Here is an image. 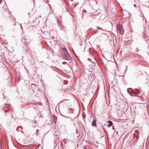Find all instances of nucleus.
I'll list each match as a JSON object with an SVG mask.
<instances>
[{
  "label": "nucleus",
  "instance_id": "1",
  "mask_svg": "<svg viewBox=\"0 0 149 149\" xmlns=\"http://www.w3.org/2000/svg\"><path fill=\"white\" fill-rule=\"evenodd\" d=\"M62 56H71L65 48H63L62 50Z\"/></svg>",
  "mask_w": 149,
  "mask_h": 149
},
{
  "label": "nucleus",
  "instance_id": "2",
  "mask_svg": "<svg viewBox=\"0 0 149 149\" xmlns=\"http://www.w3.org/2000/svg\"><path fill=\"white\" fill-rule=\"evenodd\" d=\"M117 30H119V32L120 34L123 35V34L124 30L123 27L122 25H118L117 28Z\"/></svg>",
  "mask_w": 149,
  "mask_h": 149
},
{
  "label": "nucleus",
  "instance_id": "3",
  "mask_svg": "<svg viewBox=\"0 0 149 149\" xmlns=\"http://www.w3.org/2000/svg\"><path fill=\"white\" fill-rule=\"evenodd\" d=\"M63 58L66 60L67 61V62L69 63H70L72 60V56H63Z\"/></svg>",
  "mask_w": 149,
  "mask_h": 149
},
{
  "label": "nucleus",
  "instance_id": "4",
  "mask_svg": "<svg viewBox=\"0 0 149 149\" xmlns=\"http://www.w3.org/2000/svg\"><path fill=\"white\" fill-rule=\"evenodd\" d=\"M132 92L134 94V96H137L136 94L139 93L140 91L139 89H136L134 90H132Z\"/></svg>",
  "mask_w": 149,
  "mask_h": 149
},
{
  "label": "nucleus",
  "instance_id": "5",
  "mask_svg": "<svg viewBox=\"0 0 149 149\" xmlns=\"http://www.w3.org/2000/svg\"><path fill=\"white\" fill-rule=\"evenodd\" d=\"M107 123H109V124L107 125V126L108 127H111L113 125V123L111 120L108 121L107 122Z\"/></svg>",
  "mask_w": 149,
  "mask_h": 149
},
{
  "label": "nucleus",
  "instance_id": "6",
  "mask_svg": "<svg viewBox=\"0 0 149 149\" xmlns=\"http://www.w3.org/2000/svg\"><path fill=\"white\" fill-rule=\"evenodd\" d=\"M26 42H25V45H27L31 41L30 40L29 38H26Z\"/></svg>",
  "mask_w": 149,
  "mask_h": 149
},
{
  "label": "nucleus",
  "instance_id": "7",
  "mask_svg": "<svg viewBox=\"0 0 149 149\" xmlns=\"http://www.w3.org/2000/svg\"><path fill=\"white\" fill-rule=\"evenodd\" d=\"M91 125L92 126H96V120H94L93 121V122L91 123Z\"/></svg>",
  "mask_w": 149,
  "mask_h": 149
},
{
  "label": "nucleus",
  "instance_id": "8",
  "mask_svg": "<svg viewBox=\"0 0 149 149\" xmlns=\"http://www.w3.org/2000/svg\"><path fill=\"white\" fill-rule=\"evenodd\" d=\"M26 37H24L23 38H22L21 39V41L23 42L25 44L26 42Z\"/></svg>",
  "mask_w": 149,
  "mask_h": 149
},
{
  "label": "nucleus",
  "instance_id": "9",
  "mask_svg": "<svg viewBox=\"0 0 149 149\" xmlns=\"http://www.w3.org/2000/svg\"><path fill=\"white\" fill-rule=\"evenodd\" d=\"M89 52L90 54V53H92L93 54V55H95V54H94L93 53V50H92V49L91 48H89Z\"/></svg>",
  "mask_w": 149,
  "mask_h": 149
},
{
  "label": "nucleus",
  "instance_id": "10",
  "mask_svg": "<svg viewBox=\"0 0 149 149\" xmlns=\"http://www.w3.org/2000/svg\"><path fill=\"white\" fill-rule=\"evenodd\" d=\"M31 56H33V55H35V53L34 52H31Z\"/></svg>",
  "mask_w": 149,
  "mask_h": 149
},
{
  "label": "nucleus",
  "instance_id": "11",
  "mask_svg": "<svg viewBox=\"0 0 149 149\" xmlns=\"http://www.w3.org/2000/svg\"><path fill=\"white\" fill-rule=\"evenodd\" d=\"M91 57H92V58H93L95 61H96V59L95 57V56H91Z\"/></svg>",
  "mask_w": 149,
  "mask_h": 149
},
{
  "label": "nucleus",
  "instance_id": "12",
  "mask_svg": "<svg viewBox=\"0 0 149 149\" xmlns=\"http://www.w3.org/2000/svg\"><path fill=\"white\" fill-rule=\"evenodd\" d=\"M127 92H128V93L130 94V95H131V96H132V95H132L131 94H130V93L129 91H128V89H127Z\"/></svg>",
  "mask_w": 149,
  "mask_h": 149
},
{
  "label": "nucleus",
  "instance_id": "13",
  "mask_svg": "<svg viewBox=\"0 0 149 149\" xmlns=\"http://www.w3.org/2000/svg\"><path fill=\"white\" fill-rule=\"evenodd\" d=\"M100 136H101V137H103L104 136V135H103V133H102V134H100Z\"/></svg>",
  "mask_w": 149,
  "mask_h": 149
},
{
  "label": "nucleus",
  "instance_id": "14",
  "mask_svg": "<svg viewBox=\"0 0 149 149\" xmlns=\"http://www.w3.org/2000/svg\"><path fill=\"white\" fill-rule=\"evenodd\" d=\"M135 132L136 133H138V131L137 130H136L135 131Z\"/></svg>",
  "mask_w": 149,
  "mask_h": 149
},
{
  "label": "nucleus",
  "instance_id": "15",
  "mask_svg": "<svg viewBox=\"0 0 149 149\" xmlns=\"http://www.w3.org/2000/svg\"><path fill=\"white\" fill-rule=\"evenodd\" d=\"M97 29H100L101 28H99L98 27H97Z\"/></svg>",
  "mask_w": 149,
  "mask_h": 149
},
{
  "label": "nucleus",
  "instance_id": "16",
  "mask_svg": "<svg viewBox=\"0 0 149 149\" xmlns=\"http://www.w3.org/2000/svg\"><path fill=\"white\" fill-rule=\"evenodd\" d=\"M114 56H111V57H112L113 58L114 60H115V58H114Z\"/></svg>",
  "mask_w": 149,
  "mask_h": 149
},
{
  "label": "nucleus",
  "instance_id": "17",
  "mask_svg": "<svg viewBox=\"0 0 149 149\" xmlns=\"http://www.w3.org/2000/svg\"><path fill=\"white\" fill-rule=\"evenodd\" d=\"M98 32V31H96L95 32V33H97Z\"/></svg>",
  "mask_w": 149,
  "mask_h": 149
},
{
  "label": "nucleus",
  "instance_id": "18",
  "mask_svg": "<svg viewBox=\"0 0 149 149\" xmlns=\"http://www.w3.org/2000/svg\"><path fill=\"white\" fill-rule=\"evenodd\" d=\"M84 149H87V148L86 147H85L84 148Z\"/></svg>",
  "mask_w": 149,
  "mask_h": 149
},
{
  "label": "nucleus",
  "instance_id": "19",
  "mask_svg": "<svg viewBox=\"0 0 149 149\" xmlns=\"http://www.w3.org/2000/svg\"><path fill=\"white\" fill-rule=\"evenodd\" d=\"M134 7H136V5L135 4H134Z\"/></svg>",
  "mask_w": 149,
  "mask_h": 149
},
{
  "label": "nucleus",
  "instance_id": "20",
  "mask_svg": "<svg viewBox=\"0 0 149 149\" xmlns=\"http://www.w3.org/2000/svg\"><path fill=\"white\" fill-rule=\"evenodd\" d=\"M62 64H65V62H63V63H62Z\"/></svg>",
  "mask_w": 149,
  "mask_h": 149
},
{
  "label": "nucleus",
  "instance_id": "21",
  "mask_svg": "<svg viewBox=\"0 0 149 149\" xmlns=\"http://www.w3.org/2000/svg\"><path fill=\"white\" fill-rule=\"evenodd\" d=\"M36 131L37 132L39 131V130H37Z\"/></svg>",
  "mask_w": 149,
  "mask_h": 149
},
{
  "label": "nucleus",
  "instance_id": "22",
  "mask_svg": "<svg viewBox=\"0 0 149 149\" xmlns=\"http://www.w3.org/2000/svg\"><path fill=\"white\" fill-rule=\"evenodd\" d=\"M94 53L95 54H97V52H94Z\"/></svg>",
  "mask_w": 149,
  "mask_h": 149
},
{
  "label": "nucleus",
  "instance_id": "23",
  "mask_svg": "<svg viewBox=\"0 0 149 149\" xmlns=\"http://www.w3.org/2000/svg\"><path fill=\"white\" fill-rule=\"evenodd\" d=\"M2 1V0H0V2Z\"/></svg>",
  "mask_w": 149,
  "mask_h": 149
},
{
  "label": "nucleus",
  "instance_id": "24",
  "mask_svg": "<svg viewBox=\"0 0 149 149\" xmlns=\"http://www.w3.org/2000/svg\"><path fill=\"white\" fill-rule=\"evenodd\" d=\"M21 27L22 28V26L21 25Z\"/></svg>",
  "mask_w": 149,
  "mask_h": 149
},
{
  "label": "nucleus",
  "instance_id": "25",
  "mask_svg": "<svg viewBox=\"0 0 149 149\" xmlns=\"http://www.w3.org/2000/svg\"><path fill=\"white\" fill-rule=\"evenodd\" d=\"M6 112H7V111H5V113H6Z\"/></svg>",
  "mask_w": 149,
  "mask_h": 149
},
{
  "label": "nucleus",
  "instance_id": "26",
  "mask_svg": "<svg viewBox=\"0 0 149 149\" xmlns=\"http://www.w3.org/2000/svg\"><path fill=\"white\" fill-rule=\"evenodd\" d=\"M148 48H149V46H148Z\"/></svg>",
  "mask_w": 149,
  "mask_h": 149
},
{
  "label": "nucleus",
  "instance_id": "27",
  "mask_svg": "<svg viewBox=\"0 0 149 149\" xmlns=\"http://www.w3.org/2000/svg\"><path fill=\"white\" fill-rule=\"evenodd\" d=\"M136 49H137V50L138 51V50L137 49V48Z\"/></svg>",
  "mask_w": 149,
  "mask_h": 149
},
{
  "label": "nucleus",
  "instance_id": "28",
  "mask_svg": "<svg viewBox=\"0 0 149 149\" xmlns=\"http://www.w3.org/2000/svg\"><path fill=\"white\" fill-rule=\"evenodd\" d=\"M92 56V54H91L90 56Z\"/></svg>",
  "mask_w": 149,
  "mask_h": 149
},
{
  "label": "nucleus",
  "instance_id": "29",
  "mask_svg": "<svg viewBox=\"0 0 149 149\" xmlns=\"http://www.w3.org/2000/svg\"><path fill=\"white\" fill-rule=\"evenodd\" d=\"M104 58H105V57L104 56H103Z\"/></svg>",
  "mask_w": 149,
  "mask_h": 149
},
{
  "label": "nucleus",
  "instance_id": "30",
  "mask_svg": "<svg viewBox=\"0 0 149 149\" xmlns=\"http://www.w3.org/2000/svg\"><path fill=\"white\" fill-rule=\"evenodd\" d=\"M65 84H66L65 83V82H64Z\"/></svg>",
  "mask_w": 149,
  "mask_h": 149
}]
</instances>
